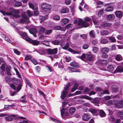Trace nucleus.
<instances>
[{
  "label": "nucleus",
  "instance_id": "f257e3e1",
  "mask_svg": "<svg viewBox=\"0 0 123 123\" xmlns=\"http://www.w3.org/2000/svg\"><path fill=\"white\" fill-rule=\"evenodd\" d=\"M18 117L17 115L12 114L9 115L7 117H4V118L6 121L10 122L13 120L14 118L17 119ZM18 118L22 119H26L25 118L22 117H19Z\"/></svg>",
  "mask_w": 123,
  "mask_h": 123
},
{
  "label": "nucleus",
  "instance_id": "f03ea898",
  "mask_svg": "<svg viewBox=\"0 0 123 123\" xmlns=\"http://www.w3.org/2000/svg\"><path fill=\"white\" fill-rule=\"evenodd\" d=\"M70 86V84L69 83L66 85L65 86L64 90L63 91L61 96V98L62 99H63L66 97L68 93V88Z\"/></svg>",
  "mask_w": 123,
  "mask_h": 123
},
{
  "label": "nucleus",
  "instance_id": "7ed1b4c3",
  "mask_svg": "<svg viewBox=\"0 0 123 123\" xmlns=\"http://www.w3.org/2000/svg\"><path fill=\"white\" fill-rule=\"evenodd\" d=\"M41 7L42 9L48 13H49L51 8L50 5L46 3H43L41 5Z\"/></svg>",
  "mask_w": 123,
  "mask_h": 123
},
{
  "label": "nucleus",
  "instance_id": "20e7f679",
  "mask_svg": "<svg viewBox=\"0 0 123 123\" xmlns=\"http://www.w3.org/2000/svg\"><path fill=\"white\" fill-rule=\"evenodd\" d=\"M78 25L80 26L82 25L83 27H86L89 25V24L87 22L84 21L81 19L80 18L78 19Z\"/></svg>",
  "mask_w": 123,
  "mask_h": 123
},
{
  "label": "nucleus",
  "instance_id": "39448f33",
  "mask_svg": "<svg viewBox=\"0 0 123 123\" xmlns=\"http://www.w3.org/2000/svg\"><path fill=\"white\" fill-rule=\"evenodd\" d=\"M58 51V49L57 48L52 49L50 48L47 49V52L49 55L55 54Z\"/></svg>",
  "mask_w": 123,
  "mask_h": 123
},
{
  "label": "nucleus",
  "instance_id": "423d86ee",
  "mask_svg": "<svg viewBox=\"0 0 123 123\" xmlns=\"http://www.w3.org/2000/svg\"><path fill=\"white\" fill-rule=\"evenodd\" d=\"M100 25L102 27L107 29L111 27V23L104 22L101 24Z\"/></svg>",
  "mask_w": 123,
  "mask_h": 123
},
{
  "label": "nucleus",
  "instance_id": "0eeeda50",
  "mask_svg": "<svg viewBox=\"0 0 123 123\" xmlns=\"http://www.w3.org/2000/svg\"><path fill=\"white\" fill-rule=\"evenodd\" d=\"M115 18L114 14H109L107 16L106 19L108 21H111L113 20Z\"/></svg>",
  "mask_w": 123,
  "mask_h": 123
},
{
  "label": "nucleus",
  "instance_id": "6e6552de",
  "mask_svg": "<svg viewBox=\"0 0 123 123\" xmlns=\"http://www.w3.org/2000/svg\"><path fill=\"white\" fill-rule=\"evenodd\" d=\"M86 111H90L91 113L93 114V115L97 116L98 115V110L97 109H92L90 110V111H89L87 110Z\"/></svg>",
  "mask_w": 123,
  "mask_h": 123
},
{
  "label": "nucleus",
  "instance_id": "1a4fd4ad",
  "mask_svg": "<svg viewBox=\"0 0 123 123\" xmlns=\"http://www.w3.org/2000/svg\"><path fill=\"white\" fill-rule=\"evenodd\" d=\"M90 116L89 115L87 114H85L82 116L83 120L85 121H88L90 118Z\"/></svg>",
  "mask_w": 123,
  "mask_h": 123
},
{
  "label": "nucleus",
  "instance_id": "9d476101",
  "mask_svg": "<svg viewBox=\"0 0 123 123\" xmlns=\"http://www.w3.org/2000/svg\"><path fill=\"white\" fill-rule=\"evenodd\" d=\"M116 16L119 18H121L122 16V12L120 11H117L115 12Z\"/></svg>",
  "mask_w": 123,
  "mask_h": 123
},
{
  "label": "nucleus",
  "instance_id": "9b49d317",
  "mask_svg": "<svg viewBox=\"0 0 123 123\" xmlns=\"http://www.w3.org/2000/svg\"><path fill=\"white\" fill-rule=\"evenodd\" d=\"M54 29L56 30H60L62 31H64L66 30L65 28H63L60 26H55Z\"/></svg>",
  "mask_w": 123,
  "mask_h": 123
},
{
  "label": "nucleus",
  "instance_id": "f8f14e48",
  "mask_svg": "<svg viewBox=\"0 0 123 123\" xmlns=\"http://www.w3.org/2000/svg\"><path fill=\"white\" fill-rule=\"evenodd\" d=\"M98 112L99 113V114L100 117H105L106 114L104 111L102 110H98Z\"/></svg>",
  "mask_w": 123,
  "mask_h": 123
},
{
  "label": "nucleus",
  "instance_id": "ddd939ff",
  "mask_svg": "<svg viewBox=\"0 0 123 123\" xmlns=\"http://www.w3.org/2000/svg\"><path fill=\"white\" fill-rule=\"evenodd\" d=\"M12 81L13 83L16 85L19 84L21 82L20 80L15 78H13L12 79Z\"/></svg>",
  "mask_w": 123,
  "mask_h": 123
},
{
  "label": "nucleus",
  "instance_id": "4468645a",
  "mask_svg": "<svg viewBox=\"0 0 123 123\" xmlns=\"http://www.w3.org/2000/svg\"><path fill=\"white\" fill-rule=\"evenodd\" d=\"M98 63L104 65H105L107 64V60L103 59L100 60L98 61Z\"/></svg>",
  "mask_w": 123,
  "mask_h": 123
},
{
  "label": "nucleus",
  "instance_id": "2eb2a0df",
  "mask_svg": "<svg viewBox=\"0 0 123 123\" xmlns=\"http://www.w3.org/2000/svg\"><path fill=\"white\" fill-rule=\"evenodd\" d=\"M87 59L90 61H92L94 58V56L91 54H88L87 56Z\"/></svg>",
  "mask_w": 123,
  "mask_h": 123
},
{
  "label": "nucleus",
  "instance_id": "dca6fc26",
  "mask_svg": "<svg viewBox=\"0 0 123 123\" xmlns=\"http://www.w3.org/2000/svg\"><path fill=\"white\" fill-rule=\"evenodd\" d=\"M121 101L119 102L117 104H115V106L118 108H120L123 106V102L122 100Z\"/></svg>",
  "mask_w": 123,
  "mask_h": 123
},
{
  "label": "nucleus",
  "instance_id": "f3484780",
  "mask_svg": "<svg viewBox=\"0 0 123 123\" xmlns=\"http://www.w3.org/2000/svg\"><path fill=\"white\" fill-rule=\"evenodd\" d=\"M46 51L47 49H43L40 50H39L37 52L41 55H44L45 54Z\"/></svg>",
  "mask_w": 123,
  "mask_h": 123
},
{
  "label": "nucleus",
  "instance_id": "a211bd4d",
  "mask_svg": "<svg viewBox=\"0 0 123 123\" xmlns=\"http://www.w3.org/2000/svg\"><path fill=\"white\" fill-rule=\"evenodd\" d=\"M30 33L32 34L36 33L37 32V29L35 28H31L29 30Z\"/></svg>",
  "mask_w": 123,
  "mask_h": 123
},
{
  "label": "nucleus",
  "instance_id": "6ab92c4d",
  "mask_svg": "<svg viewBox=\"0 0 123 123\" xmlns=\"http://www.w3.org/2000/svg\"><path fill=\"white\" fill-rule=\"evenodd\" d=\"M109 50V49L107 47L102 48L101 49L102 53H107Z\"/></svg>",
  "mask_w": 123,
  "mask_h": 123
},
{
  "label": "nucleus",
  "instance_id": "aec40b11",
  "mask_svg": "<svg viewBox=\"0 0 123 123\" xmlns=\"http://www.w3.org/2000/svg\"><path fill=\"white\" fill-rule=\"evenodd\" d=\"M70 65L71 66L74 67L78 68L79 67L78 63L75 62H71L70 63Z\"/></svg>",
  "mask_w": 123,
  "mask_h": 123
},
{
  "label": "nucleus",
  "instance_id": "412c9836",
  "mask_svg": "<svg viewBox=\"0 0 123 123\" xmlns=\"http://www.w3.org/2000/svg\"><path fill=\"white\" fill-rule=\"evenodd\" d=\"M109 33L108 31L107 30H102L100 31V33L101 35L104 36L108 34Z\"/></svg>",
  "mask_w": 123,
  "mask_h": 123
},
{
  "label": "nucleus",
  "instance_id": "4be33fe9",
  "mask_svg": "<svg viewBox=\"0 0 123 123\" xmlns=\"http://www.w3.org/2000/svg\"><path fill=\"white\" fill-rule=\"evenodd\" d=\"M107 69L108 71L111 72L114 70V68L112 65H110L108 66L107 67Z\"/></svg>",
  "mask_w": 123,
  "mask_h": 123
},
{
  "label": "nucleus",
  "instance_id": "5701e85b",
  "mask_svg": "<svg viewBox=\"0 0 123 123\" xmlns=\"http://www.w3.org/2000/svg\"><path fill=\"white\" fill-rule=\"evenodd\" d=\"M69 12L68 9L66 8H64L62 9L61 11L60 12L62 13H66L68 12Z\"/></svg>",
  "mask_w": 123,
  "mask_h": 123
},
{
  "label": "nucleus",
  "instance_id": "b1692460",
  "mask_svg": "<svg viewBox=\"0 0 123 123\" xmlns=\"http://www.w3.org/2000/svg\"><path fill=\"white\" fill-rule=\"evenodd\" d=\"M116 71L118 72H122L123 71V68L122 67L119 66L117 67Z\"/></svg>",
  "mask_w": 123,
  "mask_h": 123
},
{
  "label": "nucleus",
  "instance_id": "393cba45",
  "mask_svg": "<svg viewBox=\"0 0 123 123\" xmlns=\"http://www.w3.org/2000/svg\"><path fill=\"white\" fill-rule=\"evenodd\" d=\"M31 43L34 45H37L39 43V42L36 40H32Z\"/></svg>",
  "mask_w": 123,
  "mask_h": 123
},
{
  "label": "nucleus",
  "instance_id": "a878e982",
  "mask_svg": "<svg viewBox=\"0 0 123 123\" xmlns=\"http://www.w3.org/2000/svg\"><path fill=\"white\" fill-rule=\"evenodd\" d=\"M61 21L62 24H65L69 22V20L67 18H64L61 20Z\"/></svg>",
  "mask_w": 123,
  "mask_h": 123
},
{
  "label": "nucleus",
  "instance_id": "bb28decb",
  "mask_svg": "<svg viewBox=\"0 0 123 123\" xmlns=\"http://www.w3.org/2000/svg\"><path fill=\"white\" fill-rule=\"evenodd\" d=\"M115 59L117 61H119L122 60V56L120 55H117L115 57Z\"/></svg>",
  "mask_w": 123,
  "mask_h": 123
},
{
  "label": "nucleus",
  "instance_id": "cd10ccee",
  "mask_svg": "<svg viewBox=\"0 0 123 123\" xmlns=\"http://www.w3.org/2000/svg\"><path fill=\"white\" fill-rule=\"evenodd\" d=\"M107 38L109 39L110 41L111 42H115L116 41V40L113 37H107Z\"/></svg>",
  "mask_w": 123,
  "mask_h": 123
},
{
  "label": "nucleus",
  "instance_id": "c85d7f7f",
  "mask_svg": "<svg viewBox=\"0 0 123 123\" xmlns=\"http://www.w3.org/2000/svg\"><path fill=\"white\" fill-rule=\"evenodd\" d=\"M51 43L54 45H58L59 44L60 41H59L55 40L52 41Z\"/></svg>",
  "mask_w": 123,
  "mask_h": 123
},
{
  "label": "nucleus",
  "instance_id": "c756f323",
  "mask_svg": "<svg viewBox=\"0 0 123 123\" xmlns=\"http://www.w3.org/2000/svg\"><path fill=\"white\" fill-rule=\"evenodd\" d=\"M113 7L112 6H109L107 7L106 8V11L107 12H111L113 11Z\"/></svg>",
  "mask_w": 123,
  "mask_h": 123
},
{
  "label": "nucleus",
  "instance_id": "7c9ffc66",
  "mask_svg": "<svg viewBox=\"0 0 123 123\" xmlns=\"http://www.w3.org/2000/svg\"><path fill=\"white\" fill-rule=\"evenodd\" d=\"M18 85L17 87V90L18 92H19L21 89L22 87V82H21L19 84L17 85Z\"/></svg>",
  "mask_w": 123,
  "mask_h": 123
},
{
  "label": "nucleus",
  "instance_id": "2f4dec72",
  "mask_svg": "<svg viewBox=\"0 0 123 123\" xmlns=\"http://www.w3.org/2000/svg\"><path fill=\"white\" fill-rule=\"evenodd\" d=\"M48 18V16H40L39 18L40 20H42L41 21H40V22L41 23L43 21L45 20L46 19Z\"/></svg>",
  "mask_w": 123,
  "mask_h": 123
},
{
  "label": "nucleus",
  "instance_id": "473e14b6",
  "mask_svg": "<svg viewBox=\"0 0 123 123\" xmlns=\"http://www.w3.org/2000/svg\"><path fill=\"white\" fill-rule=\"evenodd\" d=\"M26 13L28 16L30 17H31L33 15V13L32 12H31L29 10H27L26 11Z\"/></svg>",
  "mask_w": 123,
  "mask_h": 123
},
{
  "label": "nucleus",
  "instance_id": "72a5a7b5",
  "mask_svg": "<svg viewBox=\"0 0 123 123\" xmlns=\"http://www.w3.org/2000/svg\"><path fill=\"white\" fill-rule=\"evenodd\" d=\"M102 54L101 55V57L104 59L107 58L108 57V55L106 54V53H102Z\"/></svg>",
  "mask_w": 123,
  "mask_h": 123
},
{
  "label": "nucleus",
  "instance_id": "f704fd0d",
  "mask_svg": "<svg viewBox=\"0 0 123 123\" xmlns=\"http://www.w3.org/2000/svg\"><path fill=\"white\" fill-rule=\"evenodd\" d=\"M69 44L68 43H67L65 45L62 47V48L64 49L67 50L69 47Z\"/></svg>",
  "mask_w": 123,
  "mask_h": 123
},
{
  "label": "nucleus",
  "instance_id": "c9c22d12",
  "mask_svg": "<svg viewBox=\"0 0 123 123\" xmlns=\"http://www.w3.org/2000/svg\"><path fill=\"white\" fill-rule=\"evenodd\" d=\"M20 35L21 36L23 37L24 39H25V37L28 36L26 33L25 32H20Z\"/></svg>",
  "mask_w": 123,
  "mask_h": 123
},
{
  "label": "nucleus",
  "instance_id": "e433bc0d",
  "mask_svg": "<svg viewBox=\"0 0 123 123\" xmlns=\"http://www.w3.org/2000/svg\"><path fill=\"white\" fill-rule=\"evenodd\" d=\"M5 66L4 64H3L0 67L1 71L2 72L4 71L5 69Z\"/></svg>",
  "mask_w": 123,
  "mask_h": 123
},
{
  "label": "nucleus",
  "instance_id": "4c0bfd02",
  "mask_svg": "<svg viewBox=\"0 0 123 123\" xmlns=\"http://www.w3.org/2000/svg\"><path fill=\"white\" fill-rule=\"evenodd\" d=\"M84 20L85 21L89 22L91 23V19L88 17H86L84 18Z\"/></svg>",
  "mask_w": 123,
  "mask_h": 123
},
{
  "label": "nucleus",
  "instance_id": "58836bf2",
  "mask_svg": "<svg viewBox=\"0 0 123 123\" xmlns=\"http://www.w3.org/2000/svg\"><path fill=\"white\" fill-rule=\"evenodd\" d=\"M53 18L55 20H59L60 19V17L58 15H56L53 16Z\"/></svg>",
  "mask_w": 123,
  "mask_h": 123
},
{
  "label": "nucleus",
  "instance_id": "ea45409f",
  "mask_svg": "<svg viewBox=\"0 0 123 123\" xmlns=\"http://www.w3.org/2000/svg\"><path fill=\"white\" fill-rule=\"evenodd\" d=\"M22 5L21 2H16V3L14 4V5L15 6L18 7L21 6Z\"/></svg>",
  "mask_w": 123,
  "mask_h": 123
},
{
  "label": "nucleus",
  "instance_id": "a19ab883",
  "mask_svg": "<svg viewBox=\"0 0 123 123\" xmlns=\"http://www.w3.org/2000/svg\"><path fill=\"white\" fill-rule=\"evenodd\" d=\"M25 82L26 84L29 87H32V85L31 84L30 81L27 79H25Z\"/></svg>",
  "mask_w": 123,
  "mask_h": 123
},
{
  "label": "nucleus",
  "instance_id": "79ce46f5",
  "mask_svg": "<svg viewBox=\"0 0 123 123\" xmlns=\"http://www.w3.org/2000/svg\"><path fill=\"white\" fill-rule=\"evenodd\" d=\"M9 85L11 88L14 90H15L16 89V87L13 84H9Z\"/></svg>",
  "mask_w": 123,
  "mask_h": 123
},
{
  "label": "nucleus",
  "instance_id": "37998d69",
  "mask_svg": "<svg viewBox=\"0 0 123 123\" xmlns=\"http://www.w3.org/2000/svg\"><path fill=\"white\" fill-rule=\"evenodd\" d=\"M75 111V108L74 107H71L69 110V112L71 114L73 113Z\"/></svg>",
  "mask_w": 123,
  "mask_h": 123
},
{
  "label": "nucleus",
  "instance_id": "c03bdc74",
  "mask_svg": "<svg viewBox=\"0 0 123 123\" xmlns=\"http://www.w3.org/2000/svg\"><path fill=\"white\" fill-rule=\"evenodd\" d=\"M52 31L51 30H46L45 32V34L46 35H49L51 34Z\"/></svg>",
  "mask_w": 123,
  "mask_h": 123
},
{
  "label": "nucleus",
  "instance_id": "a18cd8bd",
  "mask_svg": "<svg viewBox=\"0 0 123 123\" xmlns=\"http://www.w3.org/2000/svg\"><path fill=\"white\" fill-rule=\"evenodd\" d=\"M92 102L94 104L97 105V106H99V105L98 104L99 103L98 101L97 100H95L92 101Z\"/></svg>",
  "mask_w": 123,
  "mask_h": 123
},
{
  "label": "nucleus",
  "instance_id": "49530a36",
  "mask_svg": "<svg viewBox=\"0 0 123 123\" xmlns=\"http://www.w3.org/2000/svg\"><path fill=\"white\" fill-rule=\"evenodd\" d=\"M50 119L51 120L54 122H55L56 123H62V122H60L59 120L55 119L51 117H50Z\"/></svg>",
  "mask_w": 123,
  "mask_h": 123
},
{
  "label": "nucleus",
  "instance_id": "de8ad7c7",
  "mask_svg": "<svg viewBox=\"0 0 123 123\" xmlns=\"http://www.w3.org/2000/svg\"><path fill=\"white\" fill-rule=\"evenodd\" d=\"M100 42L102 43L105 44L107 43L108 41L107 39H103L101 40Z\"/></svg>",
  "mask_w": 123,
  "mask_h": 123
},
{
  "label": "nucleus",
  "instance_id": "09e8293b",
  "mask_svg": "<svg viewBox=\"0 0 123 123\" xmlns=\"http://www.w3.org/2000/svg\"><path fill=\"white\" fill-rule=\"evenodd\" d=\"M34 10V13L35 15H37L38 14V12L37 11V8L36 7Z\"/></svg>",
  "mask_w": 123,
  "mask_h": 123
},
{
  "label": "nucleus",
  "instance_id": "8fccbe9b",
  "mask_svg": "<svg viewBox=\"0 0 123 123\" xmlns=\"http://www.w3.org/2000/svg\"><path fill=\"white\" fill-rule=\"evenodd\" d=\"M89 34L92 37H94L95 36V33L94 31L93 30L91 31Z\"/></svg>",
  "mask_w": 123,
  "mask_h": 123
},
{
  "label": "nucleus",
  "instance_id": "3c124183",
  "mask_svg": "<svg viewBox=\"0 0 123 123\" xmlns=\"http://www.w3.org/2000/svg\"><path fill=\"white\" fill-rule=\"evenodd\" d=\"M72 26L73 25L72 24H69L66 25L65 27H63V28H65L66 30L67 28H69L72 27Z\"/></svg>",
  "mask_w": 123,
  "mask_h": 123
},
{
  "label": "nucleus",
  "instance_id": "603ef678",
  "mask_svg": "<svg viewBox=\"0 0 123 123\" xmlns=\"http://www.w3.org/2000/svg\"><path fill=\"white\" fill-rule=\"evenodd\" d=\"M13 50L14 53L15 54L18 55H19L20 54V52L18 51L17 49H13Z\"/></svg>",
  "mask_w": 123,
  "mask_h": 123
},
{
  "label": "nucleus",
  "instance_id": "864d4df0",
  "mask_svg": "<svg viewBox=\"0 0 123 123\" xmlns=\"http://www.w3.org/2000/svg\"><path fill=\"white\" fill-rule=\"evenodd\" d=\"M31 58V56L30 55H26L25 58V60H28L30 59Z\"/></svg>",
  "mask_w": 123,
  "mask_h": 123
},
{
  "label": "nucleus",
  "instance_id": "5fc2aeb1",
  "mask_svg": "<svg viewBox=\"0 0 123 123\" xmlns=\"http://www.w3.org/2000/svg\"><path fill=\"white\" fill-rule=\"evenodd\" d=\"M92 51L94 53H96L98 51V49L97 47H94L93 48Z\"/></svg>",
  "mask_w": 123,
  "mask_h": 123
},
{
  "label": "nucleus",
  "instance_id": "6e6d98bb",
  "mask_svg": "<svg viewBox=\"0 0 123 123\" xmlns=\"http://www.w3.org/2000/svg\"><path fill=\"white\" fill-rule=\"evenodd\" d=\"M14 9L12 8H10V11H12V12H14L15 13H19V11L18 10H14Z\"/></svg>",
  "mask_w": 123,
  "mask_h": 123
},
{
  "label": "nucleus",
  "instance_id": "4d7b16f0",
  "mask_svg": "<svg viewBox=\"0 0 123 123\" xmlns=\"http://www.w3.org/2000/svg\"><path fill=\"white\" fill-rule=\"evenodd\" d=\"M117 115L120 117H122L123 115V112L120 111H119L118 112Z\"/></svg>",
  "mask_w": 123,
  "mask_h": 123
},
{
  "label": "nucleus",
  "instance_id": "13d9d810",
  "mask_svg": "<svg viewBox=\"0 0 123 123\" xmlns=\"http://www.w3.org/2000/svg\"><path fill=\"white\" fill-rule=\"evenodd\" d=\"M86 58V55L85 54H83L81 56L80 59L83 61L85 60Z\"/></svg>",
  "mask_w": 123,
  "mask_h": 123
},
{
  "label": "nucleus",
  "instance_id": "bf43d9fd",
  "mask_svg": "<svg viewBox=\"0 0 123 123\" xmlns=\"http://www.w3.org/2000/svg\"><path fill=\"white\" fill-rule=\"evenodd\" d=\"M24 39H25L26 41L30 43H31L32 40V39L30 38L29 37H28V36L26 37H25Z\"/></svg>",
  "mask_w": 123,
  "mask_h": 123
},
{
  "label": "nucleus",
  "instance_id": "052dcab7",
  "mask_svg": "<svg viewBox=\"0 0 123 123\" xmlns=\"http://www.w3.org/2000/svg\"><path fill=\"white\" fill-rule=\"evenodd\" d=\"M5 79L6 81H10L11 80H12V79H11L10 77L7 76L5 77Z\"/></svg>",
  "mask_w": 123,
  "mask_h": 123
},
{
  "label": "nucleus",
  "instance_id": "680f3d73",
  "mask_svg": "<svg viewBox=\"0 0 123 123\" xmlns=\"http://www.w3.org/2000/svg\"><path fill=\"white\" fill-rule=\"evenodd\" d=\"M5 40H6V41H7L10 43H12V42L9 39V38L8 37H6L5 38Z\"/></svg>",
  "mask_w": 123,
  "mask_h": 123
},
{
  "label": "nucleus",
  "instance_id": "e2e57ef3",
  "mask_svg": "<svg viewBox=\"0 0 123 123\" xmlns=\"http://www.w3.org/2000/svg\"><path fill=\"white\" fill-rule=\"evenodd\" d=\"M28 4L30 7L34 10V6L33 4L30 3H29Z\"/></svg>",
  "mask_w": 123,
  "mask_h": 123
},
{
  "label": "nucleus",
  "instance_id": "0e129e2a",
  "mask_svg": "<svg viewBox=\"0 0 123 123\" xmlns=\"http://www.w3.org/2000/svg\"><path fill=\"white\" fill-rule=\"evenodd\" d=\"M61 114L62 117L64 113L65 110L64 108H62V109L61 110Z\"/></svg>",
  "mask_w": 123,
  "mask_h": 123
},
{
  "label": "nucleus",
  "instance_id": "69168bd1",
  "mask_svg": "<svg viewBox=\"0 0 123 123\" xmlns=\"http://www.w3.org/2000/svg\"><path fill=\"white\" fill-rule=\"evenodd\" d=\"M71 3V1L70 0H65V3L66 5H69Z\"/></svg>",
  "mask_w": 123,
  "mask_h": 123
},
{
  "label": "nucleus",
  "instance_id": "338daca9",
  "mask_svg": "<svg viewBox=\"0 0 123 123\" xmlns=\"http://www.w3.org/2000/svg\"><path fill=\"white\" fill-rule=\"evenodd\" d=\"M65 58L66 59V61L67 62H68L70 61L71 60V58L69 56H66L65 57Z\"/></svg>",
  "mask_w": 123,
  "mask_h": 123
},
{
  "label": "nucleus",
  "instance_id": "774afa93",
  "mask_svg": "<svg viewBox=\"0 0 123 123\" xmlns=\"http://www.w3.org/2000/svg\"><path fill=\"white\" fill-rule=\"evenodd\" d=\"M88 45L86 44H84L82 46L83 48L85 49H86L88 48Z\"/></svg>",
  "mask_w": 123,
  "mask_h": 123
}]
</instances>
